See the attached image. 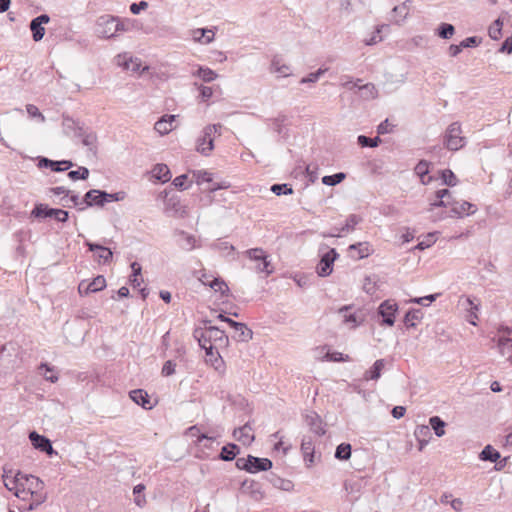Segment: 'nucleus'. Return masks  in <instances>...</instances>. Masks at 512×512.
Masks as SVG:
<instances>
[{"mask_svg": "<svg viewBox=\"0 0 512 512\" xmlns=\"http://www.w3.org/2000/svg\"><path fill=\"white\" fill-rule=\"evenodd\" d=\"M123 21L112 15H101L95 23V33L98 37L110 39L116 36L117 32L126 31Z\"/></svg>", "mask_w": 512, "mask_h": 512, "instance_id": "f257e3e1", "label": "nucleus"}, {"mask_svg": "<svg viewBox=\"0 0 512 512\" xmlns=\"http://www.w3.org/2000/svg\"><path fill=\"white\" fill-rule=\"evenodd\" d=\"M465 137L462 136V128L459 122L451 123L443 136V145L450 151H458L464 147Z\"/></svg>", "mask_w": 512, "mask_h": 512, "instance_id": "f03ea898", "label": "nucleus"}, {"mask_svg": "<svg viewBox=\"0 0 512 512\" xmlns=\"http://www.w3.org/2000/svg\"><path fill=\"white\" fill-rule=\"evenodd\" d=\"M221 129V124L207 125L203 129V135L197 141V151L202 155L208 156L214 148L213 142L215 136L221 135Z\"/></svg>", "mask_w": 512, "mask_h": 512, "instance_id": "7ed1b4c3", "label": "nucleus"}, {"mask_svg": "<svg viewBox=\"0 0 512 512\" xmlns=\"http://www.w3.org/2000/svg\"><path fill=\"white\" fill-rule=\"evenodd\" d=\"M244 254L250 260L256 262L255 269L257 272L266 273L267 275H269L273 272L271 263L268 260V257L262 248H252V249L246 250Z\"/></svg>", "mask_w": 512, "mask_h": 512, "instance_id": "20e7f679", "label": "nucleus"}, {"mask_svg": "<svg viewBox=\"0 0 512 512\" xmlns=\"http://www.w3.org/2000/svg\"><path fill=\"white\" fill-rule=\"evenodd\" d=\"M338 253L334 248L329 249L321 256L320 262L317 265V273L321 277L329 276L333 271L334 261L338 257Z\"/></svg>", "mask_w": 512, "mask_h": 512, "instance_id": "39448f33", "label": "nucleus"}, {"mask_svg": "<svg viewBox=\"0 0 512 512\" xmlns=\"http://www.w3.org/2000/svg\"><path fill=\"white\" fill-rule=\"evenodd\" d=\"M397 310L398 305L394 300H386L382 302L378 308V314L383 318L382 323L387 326H393Z\"/></svg>", "mask_w": 512, "mask_h": 512, "instance_id": "423d86ee", "label": "nucleus"}, {"mask_svg": "<svg viewBox=\"0 0 512 512\" xmlns=\"http://www.w3.org/2000/svg\"><path fill=\"white\" fill-rule=\"evenodd\" d=\"M29 439L35 449L45 452L50 456L56 454L51 441L47 437L38 434L36 431H32L29 433Z\"/></svg>", "mask_w": 512, "mask_h": 512, "instance_id": "0eeeda50", "label": "nucleus"}, {"mask_svg": "<svg viewBox=\"0 0 512 512\" xmlns=\"http://www.w3.org/2000/svg\"><path fill=\"white\" fill-rule=\"evenodd\" d=\"M50 21V17L47 14H41L30 22V30L32 31V38L35 42L43 39L45 35L44 24Z\"/></svg>", "mask_w": 512, "mask_h": 512, "instance_id": "6e6552de", "label": "nucleus"}, {"mask_svg": "<svg viewBox=\"0 0 512 512\" xmlns=\"http://www.w3.org/2000/svg\"><path fill=\"white\" fill-rule=\"evenodd\" d=\"M477 208L474 204L468 201H452L451 210L449 213L450 217H462L463 215L474 214Z\"/></svg>", "mask_w": 512, "mask_h": 512, "instance_id": "1a4fd4ad", "label": "nucleus"}, {"mask_svg": "<svg viewBox=\"0 0 512 512\" xmlns=\"http://www.w3.org/2000/svg\"><path fill=\"white\" fill-rule=\"evenodd\" d=\"M203 331L205 332V337L208 338V340H211L214 346L222 347L226 346L228 343V337L225 332L218 327L209 326Z\"/></svg>", "mask_w": 512, "mask_h": 512, "instance_id": "9d476101", "label": "nucleus"}, {"mask_svg": "<svg viewBox=\"0 0 512 512\" xmlns=\"http://www.w3.org/2000/svg\"><path fill=\"white\" fill-rule=\"evenodd\" d=\"M73 163L69 160L54 161L48 158L42 157L38 162L39 168H50L52 171L61 172L70 169Z\"/></svg>", "mask_w": 512, "mask_h": 512, "instance_id": "9b49d317", "label": "nucleus"}, {"mask_svg": "<svg viewBox=\"0 0 512 512\" xmlns=\"http://www.w3.org/2000/svg\"><path fill=\"white\" fill-rule=\"evenodd\" d=\"M217 348L218 346H214V344H210L208 346V349L206 350V362L211 363L215 370L223 372L224 362L217 351Z\"/></svg>", "mask_w": 512, "mask_h": 512, "instance_id": "f8f14e48", "label": "nucleus"}, {"mask_svg": "<svg viewBox=\"0 0 512 512\" xmlns=\"http://www.w3.org/2000/svg\"><path fill=\"white\" fill-rule=\"evenodd\" d=\"M305 422L309 426L310 430L318 435L322 436L325 434V429L322 424L320 416L315 412H309L305 415Z\"/></svg>", "mask_w": 512, "mask_h": 512, "instance_id": "ddd939ff", "label": "nucleus"}, {"mask_svg": "<svg viewBox=\"0 0 512 512\" xmlns=\"http://www.w3.org/2000/svg\"><path fill=\"white\" fill-rule=\"evenodd\" d=\"M248 462L250 473H257L260 471H267L272 468V461L268 458H259L248 455Z\"/></svg>", "mask_w": 512, "mask_h": 512, "instance_id": "4468645a", "label": "nucleus"}, {"mask_svg": "<svg viewBox=\"0 0 512 512\" xmlns=\"http://www.w3.org/2000/svg\"><path fill=\"white\" fill-rule=\"evenodd\" d=\"M86 246L90 251L97 252L96 258L98 263H107L112 259L113 253L109 248L91 242H86Z\"/></svg>", "mask_w": 512, "mask_h": 512, "instance_id": "2eb2a0df", "label": "nucleus"}, {"mask_svg": "<svg viewBox=\"0 0 512 512\" xmlns=\"http://www.w3.org/2000/svg\"><path fill=\"white\" fill-rule=\"evenodd\" d=\"M234 438L244 445H249L254 441V435L252 434V428L249 424H245L239 427L233 432Z\"/></svg>", "mask_w": 512, "mask_h": 512, "instance_id": "dca6fc26", "label": "nucleus"}, {"mask_svg": "<svg viewBox=\"0 0 512 512\" xmlns=\"http://www.w3.org/2000/svg\"><path fill=\"white\" fill-rule=\"evenodd\" d=\"M301 451L304 461L308 466H311L314 463V442L311 437L304 436L302 438Z\"/></svg>", "mask_w": 512, "mask_h": 512, "instance_id": "f3484780", "label": "nucleus"}, {"mask_svg": "<svg viewBox=\"0 0 512 512\" xmlns=\"http://www.w3.org/2000/svg\"><path fill=\"white\" fill-rule=\"evenodd\" d=\"M175 115H164L154 125V129L160 135H166L171 132L174 128L173 123L175 121Z\"/></svg>", "mask_w": 512, "mask_h": 512, "instance_id": "a211bd4d", "label": "nucleus"}, {"mask_svg": "<svg viewBox=\"0 0 512 512\" xmlns=\"http://www.w3.org/2000/svg\"><path fill=\"white\" fill-rule=\"evenodd\" d=\"M24 473L17 472L15 475H9L6 471L3 474V481L5 487L9 491L15 492L19 486H24L23 482Z\"/></svg>", "mask_w": 512, "mask_h": 512, "instance_id": "6ab92c4d", "label": "nucleus"}, {"mask_svg": "<svg viewBox=\"0 0 512 512\" xmlns=\"http://www.w3.org/2000/svg\"><path fill=\"white\" fill-rule=\"evenodd\" d=\"M270 72L276 74L277 77H289L291 75V68L276 56L271 61Z\"/></svg>", "mask_w": 512, "mask_h": 512, "instance_id": "aec40b11", "label": "nucleus"}, {"mask_svg": "<svg viewBox=\"0 0 512 512\" xmlns=\"http://www.w3.org/2000/svg\"><path fill=\"white\" fill-rule=\"evenodd\" d=\"M125 196L126 194L123 191L117 193H108L106 191L99 190V192H97V197L99 200L96 202V205L102 207L105 205V203L108 202L122 201L124 200Z\"/></svg>", "mask_w": 512, "mask_h": 512, "instance_id": "412c9836", "label": "nucleus"}, {"mask_svg": "<svg viewBox=\"0 0 512 512\" xmlns=\"http://www.w3.org/2000/svg\"><path fill=\"white\" fill-rule=\"evenodd\" d=\"M344 488L350 496L349 501L354 502L358 499L360 491L362 489L361 479H348L344 483Z\"/></svg>", "mask_w": 512, "mask_h": 512, "instance_id": "4be33fe9", "label": "nucleus"}, {"mask_svg": "<svg viewBox=\"0 0 512 512\" xmlns=\"http://www.w3.org/2000/svg\"><path fill=\"white\" fill-rule=\"evenodd\" d=\"M445 195H450V191L448 189H441L436 192V200L430 203L429 212H434L436 208L439 207H451L452 201L445 199Z\"/></svg>", "mask_w": 512, "mask_h": 512, "instance_id": "5701e85b", "label": "nucleus"}, {"mask_svg": "<svg viewBox=\"0 0 512 512\" xmlns=\"http://www.w3.org/2000/svg\"><path fill=\"white\" fill-rule=\"evenodd\" d=\"M130 398L144 409H151L152 404L150 403L148 394L142 389H136L130 392Z\"/></svg>", "mask_w": 512, "mask_h": 512, "instance_id": "b1692460", "label": "nucleus"}, {"mask_svg": "<svg viewBox=\"0 0 512 512\" xmlns=\"http://www.w3.org/2000/svg\"><path fill=\"white\" fill-rule=\"evenodd\" d=\"M227 323L234 328L236 331L240 332L239 340L241 341H248L251 340L253 337V332L251 329H249L246 324L241 322H236L232 319H227Z\"/></svg>", "mask_w": 512, "mask_h": 512, "instance_id": "393cba45", "label": "nucleus"}, {"mask_svg": "<svg viewBox=\"0 0 512 512\" xmlns=\"http://www.w3.org/2000/svg\"><path fill=\"white\" fill-rule=\"evenodd\" d=\"M55 208H50L46 204H36L31 211V217L37 218V219H45V218H53Z\"/></svg>", "mask_w": 512, "mask_h": 512, "instance_id": "a878e982", "label": "nucleus"}, {"mask_svg": "<svg viewBox=\"0 0 512 512\" xmlns=\"http://www.w3.org/2000/svg\"><path fill=\"white\" fill-rule=\"evenodd\" d=\"M498 348L501 355L512 362V337L500 336L498 338Z\"/></svg>", "mask_w": 512, "mask_h": 512, "instance_id": "bb28decb", "label": "nucleus"}, {"mask_svg": "<svg viewBox=\"0 0 512 512\" xmlns=\"http://www.w3.org/2000/svg\"><path fill=\"white\" fill-rule=\"evenodd\" d=\"M23 482L30 492L44 490L45 487L44 482L33 475L24 474Z\"/></svg>", "mask_w": 512, "mask_h": 512, "instance_id": "cd10ccee", "label": "nucleus"}, {"mask_svg": "<svg viewBox=\"0 0 512 512\" xmlns=\"http://www.w3.org/2000/svg\"><path fill=\"white\" fill-rule=\"evenodd\" d=\"M178 240L179 246L186 251H190L196 247V239L193 235L186 233L185 231H179Z\"/></svg>", "mask_w": 512, "mask_h": 512, "instance_id": "c85d7f7f", "label": "nucleus"}, {"mask_svg": "<svg viewBox=\"0 0 512 512\" xmlns=\"http://www.w3.org/2000/svg\"><path fill=\"white\" fill-rule=\"evenodd\" d=\"M385 366L384 359H378L374 362L373 366L365 372L364 378L366 380H378L381 376V371Z\"/></svg>", "mask_w": 512, "mask_h": 512, "instance_id": "c756f323", "label": "nucleus"}, {"mask_svg": "<svg viewBox=\"0 0 512 512\" xmlns=\"http://www.w3.org/2000/svg\"><path fill=\"white\" fill-rule=\"evenodd\" d=\"M47 499V493L44 490L30 492L29 504L27 509L33 510L44 503Z\"/></svg>", "mask_w": 512, "mask_h": 512, "instance_id": "7c9ffc66", "label": "nucleus"}, {"mask_svg": "<svg viewBox=\"0 0 512 512\" xmlns=\"http://www.w3.org/2000/svg\"><path fill=\"white\" fill-rule=\"evenodd\" d=\"M153 176L160 180L161 182L165 183L168 182L171 179V173L167 165L165 164H157L153 168Z\"/></svg>", "mask_w": 512, "mask_h": 512, "instance_id": "2f4dec72", "label": "nucleus"}, {"mask_svg": "<svg viewBox=\"0 0 512 512\" xmlns=\"http://www.w3.org/2000/svg\"><path fill=\"white\" fill-rule=\"evenodd\" d=\"M214 32L210 29H196L193 31V38L195 41L208 44L214 39Z\"/></svg>", "mask_w": 512, "mask_h": 512, "instance_id": "473e14b6", "label": "nucleus"}, {"mask_svg": "<svg viewBox=\"0 0 512 512\" xmlns=\"http://www.w3.org/2000/svg\"><path fill=\"white\" fill-rule=\"evenodd\" d=\"M239 453V447L236 444H228L222 447L220 459L223 461H231Z\"/></svg>", "mask_w": 512, "mask_h": 512, "instance_id": "72a5a7b5", "label": "nucleus"}, {"mask_svg": "<svg viewBox=\"0 0 512 512\" xmlns=\"http://www.w3.org/2000/svg\"><path fill=\"white\" fill-rule=\"evenodd\" d=\"M350 308V306H343L339 309V313L343 316L344 323L350 324L354 328L361 322V319L355 313L348 314Z\"/></svg>", "mask_w": 512, "mask_h": 512, "instance_id": "f704fd0d", "label": "nucleus"}, {"mask_svg": "<svg viewBox=\"0 0 512 512\" xmlns=\"http://www.w3.org/2000/svg\"><path fill=\"white\" fill-rule=\"evenodd\" d=\"M79 136L82 137V143L84 146L88 147L90 151L95 153L96 151V143H97V136L93 132H84L80 131Z\"/></svg>", "mask_w": 512, "mask_h": 512, "instance_id": "c9c22d12", "label": "nucleus"}, {"mask_svg": "<svg viewBox=\"0 0 512 512\" xmlns=\"http://www.w3.org/2000/svg\"><path fill=\"white\" fill-rule=\"evenodd\" d=\"M429 424L431 428L434 430V433L437 437H442L445 435V426L446 423L439 416H432L429 419Z\"/></svg>", "mask_w": 512, "mask_h": 512, "instance_id": "e433bc0d", "label": "nucleus"}, {"mask_svg": "<svg viewBox=\"0 0 512 512\" xmlns=\"http://www.w3.org/2000/svg\"><path fill=\"white\" fill-rule=\"evenodd\" d=\"M106 287V280L103 276L99 275L93 279L92 282L88 283L85 287V294L90 292H97Z\"/></svg>", "mask_w": 512, "mask_h": 512, "instance_id": "4c0bfd02", "label": "nucleus"}, {"mask_svg": "<svg viewBox=\"0 0 512 512\" xmlns=\"http://www.w3.org/2000/svg\"><path fill=\"white\" fill-rule=\"evenodd\" d=\"M350 250L358 251V259H363L371 254V246L368 242H359L349 246Z\"/></svg>", "mask_w": 512, "mask_h": 512, "instance_id": "58836bf2", "label": "nucleus"}, {"mask_svg": "<svg viewBox=\"0 0 512 512\" xmlns=\"http://www.w3.org/2000/svg\"><path fill=\"white\" fill-rule=\"evenodd\" d=\"M500 458V453L491 445H487L480 453V459L483 461L496 462Z\"/></svg>", "mask_w": 512, "mask_h": 512, "instance_id": "ea45409f", "label": "nucleus"}, {"mask_svg": "<svg viewBox=\"0 0 512 512\" xmlns=\"http://www.w3.org/2000/svg\"><path fill=\"white\" fill-rule=\"evenodd\" d=\"M352 447L349 443H341L335 451V458L338 460H348L351 457Z\"/></svg>", "mask_w": 512, "mask_h": 512, "instance_id": "a19ab883", "label": "nucleus"}, {"mask_svg": "<svg viewBox=\"0 0 512 512\" xmlns=\"http://www.w3.org/2000/svg\"><path fill=\"white\" fill-rule=\"evenodd\" d=\"M502 27H503V22L500 18L496 19L492 25H490L489 29H488V34L490 36L491 39L493 40H498L500 39L502 33Z\"/></svg>", "mask_w": 512, "mask_h": 512, "instance_id": "79ce46f5", "label": "nucleus"}, {"mask_svg": "<svg viewBox=\"0 0 512 512\" xmlns=\"http://www.w3.org/2000/svg\"><path fill=\"white\" fill-rule=\"evenodd\" d=\"M196 75L200 77L204 82H212L217 78L216 72L207 67H199Z\"/></svg>", "mask_w": 512, "mask_h": 512, "instance_id": "37998d69", "label": "nucleus"}, {"mask_svg": "<svg viewBox=\"0 0 512 512\" xmlns=\"http://www.w3.org/2000/svg\"><path fill=\"white\" fill-rule=\"evenodd\" d=\"M346 175L343 172H339L333 175H327L322 178V183L327 186H335L341 183L345 179Z\"/></svg>", "mask_w": 512, "mask_h": 512, "instance_id": "c03bdc74", "label": "nucleus"}, {"mask_svg": "<svg viewBox=\"0 0 512 512\" xmlns=\"http://www.w3.org/2000/svg\"><path fill=\"white\" fill-rule=\"evenodd\" d=\"M209 286L211 289H213L215 292H220L222 295H227L228 292H229V287L227 286V284L225 283L224 280L220 279V278H215L213 279L210 283H209Z\"/></svg>", "mask_w": 512, "mask_h": 512, "instance_id": "a18cd8bd", "label": "nucleus"}, {"mask_svg": "<svg viewBox=\"0 0 512 512\" xmlns=\"http://www.w3.org/2000/svg\"><path fill=\"white\" fill-rule=\"evenodd\" d=\"M357 142L361 147H377L381 143V139L377 136L375 138H369L365 135H359Z\"/></svg>", "mask_w": 512, "mask_h": 512, "instance_id": "49530a36", "label": "nucleus"}, {"mask_svg": "<svg viewBox=\"0 0 512 512\" xmlns=\"http://www.w3.org/2000/svg\"><path fill=\"white\" fill-rule=\"evenodd\" d=\"M455 33V28L452 24L442 23L438 27V35L443 39H450Z\"/></svg>", "mask_w": 512, "mask_h": 512, "instance_id": "de8ad7c7", "label": "nucleus"}, {"mask_svg": "<svg viewBox=\"0 0 512 512\" xmlns=\"http://www.w3.org/2000/svg\"><path fill=\"white\" fill-rule=\"evenodd\" d=\"M275 195H290L293 193L292 186L289 184H274L270 189Z\"/></svg>", "mask_w": 512, "mask_h": 512, "instance_id": "09e8293b", "label": "nucleus"}, {"mask_svg": "<svg viewBox=\"0 0 512 512\" xmlns=\"http://www.w3.org/2000/svg\"><path fill=\"white\" fill-rule=\"evenodd\" d=\"M459 305L466 312L470 310H479V303H475L470 297L462 296L459 300Z\"/></svg>", "mask_w": 512, "mask_h": 512, "instance_id": "8fccbe9b", "label": "nucleus"}, {"mask_svg": "<svg viewBox=\"0 0 512 512\" xmlns=\"http://www.w3.org/2000/svg\"><path fill=\"white\" fill-rule=\"evenodd\" d=\"M459 305L466 312L470 310H479V303H475L470 297L462 296L459 300Z\"/></svg>", "mask_w": 512, "mask_h": 512, "instance_id": "3c124183", "label": "nucleus"}, {"mask_svg": "<svg viewBox=\"0 0 512 512\" xmlns=\"http://www.w3.org/2000/svg\"><path fill=\"white\" fill-rule=\"evenodd\" d=\"M89 176V170L86 167H79L78 170L68 172V177L72 180H86Z\"/></svg>", "mask_w": 512, "mask_h": 512, "instance_id": "603ef678", "label": "nucleus"}, {"mask_svg": "<svg viewBox=\"0 0 512 512\" xmlns=\"http://www.w3.org/2000/svg\"><path fill=\"white\" fill-rule=\"evenodd\" d=\"M193 178H195V181L198 185L204 183V182H211L212 181V175L207 171H193L192 172Z\"/></svg>", "mask_w": 512, "mask_h": 512, "instance_id": "864d4df0", "label": "nucleus"}, {"mask_svg": "<svg viewBox=\"0 0 512 512\" xmlns=\"http://www.w3.org/2000/svg\"><path fill=\"white\" fill-rule=\"evenodd\" d=\"M26 111L29 117L38 119L39 122L44 123L46 118L45 116L39 111L37 106L33 104H27L26 105Z\"/></svg>", "mask_w": 512, "mask_h": 512, "instance_id": "5fc2aeb1", "label": "nucleus"}, {"mask_svg": "<svg viewBox=\"0 0 512 512\" xmlns=\"http://www.w3.org/2000/svg\"><path fill=\"white\" fill-rule=\"evenodd\" d=\"M429 172V164L425 160H421L418 162V164L415 166V173L421 178L422 183H426L424 180V177Z\"/></svg>", "mask_w": 512, "mask_h": 512, "instance_id": "6e6d98bb", "label": "nucleus"}, {"mask_svg": "<svg viewBox=\"0 0 512 512\" xmlns=\"http://www.w3.org/2000/svg\"><path fill=\"white\" fill-rule=\"evenodd\" d=\"M441 176L445 185L453 187L457 184V177L450 169L443 170Z\"/></svg>", "mask_w": 512, "mask_h": 512, "instance_id": "4d7b16f0", "label": "nucleus"}, {"mask_svg": "<svg viewBox=\"0 0 512 512\" xmlns=\"http://www.w3.org/2000/svg\"><path fill=\"white\" fill-rule=\"evenodd\" d=\"M417 440L430 439V428L427 425H418L414 431Z\"/></svg>", "mask_w": 512, "mask_h": 512, "instance_id": "13d9d810", "label": "nucleus"}, {"mask_svg": "<svg viewBox=\"0 0 512 512\" xmlns=\"http://www.w3.org/2000/svg\"><path fill=\"white\" fill-rule=\"evenodd\" d=\"M361 221V218L358 216V215H355V214H352L350 215L347 220H346V223L345 225L342 227V229L340 230V232H348L350 230H353L354 227Z\"/></svg>", "mask_w": 512, "mask_h": 512, "instance_id": "bf43d9fd", "label": "nucleus"}, {"mask_svg": "<svg viewBox=\"0 0 512 512\" xmlns=\"http://www.w3.org/2000/svg\"><path fill=\"white\" fill-rule=\"evenodd\" d=\"M421 311L420 310H414V311H408L404 317V323L408 327H414L415 320H418L420 318Z\"/></svg>", "mask_w": 512, "mask_h": 512, "instance_id": "052dcab7", "label": "nucleus"}, {"mask_svg": "<svg viewBox=\"0 0 512 512\" xmlns=\"http://www.w3.org/2000/svg\"><path fill=\"white\" fill-rule=\"evenodd\" d=\"M187 180V174H182L173 180V185L180 190L188 189L191 186L192 181H190L189 184H187Z\"/></svg>", "mask_w": 512, "mask_h": 512, "instance_id": "680f3d73", "label": "nucleus"}, {"mask_svg": "<svg viewBox=\"0 0 512 512\" xmlns=\"http://www.w3.org/2000/svg\"><path fill=\"white\" fill-rule=\"evenodd\" d=\"M436 233H429L422 241H420L416 249L424 250L430 247L436 241Z\"/></svg>", "mask_w": 512, "mask_h": 512, "instance_id": "e2e57ef3", "label": "nucleus"}, {"mask_svg": "<svg viewBox=\"0 0 512 512\" xmlns=\"http://www.w3.org/2000/svg\"><path fill=\"white\" fill-rule=\"evenodd\" d=\"M97 192H99V190L92 189L85 194L83 201L86 203V206L96 205V202L99 200Z\"/></svg>", "mask_w": 512, "mask_h": 512, "instance_id": "0e129e2a", "label": "nucleus"}, {"mask_svg": "<svg viewBox=\"0 0 512 512\" xmlns=\"http://www.w3.org/2000/svg\"><path fill=\"white\" fill-rule=\"evenodd\" d=\"M325 358L329 361H333V362H345V361H349V356L348 355H344L340 352H334V353H327Z\"/></svg>", "mask_w": 512, "mask_h": 512, "instance_id": "69168bd1", "label": "nucleus"}, {"mask_svg": "<svg viewBox=\"0 0 512 512\" xmlns=\"http://www.w3.org/2000/svg\"><path fill=\"white\" fill-rule=\"evenodd\" d=\"M359 89L363 91L366 98H374L376 94L375 86L371 83L360 85Z\"/></svg>", "mask_w": 512, "mask_h": 512, "instance_id": "338daca9", "label": "nucleus"}, {"mask_svg": "<svg viewBox=\"0 0 512 512\" xmlns=\"http://www.w3.org/2000/svg\"><path fill=\"white\" fill-rule=\"evenodd\" d=\"M53 213V218L58 222L65 223L69 219V212L66 210L55 208V211Z\"/></svg>", "mask_w": 512, "mask_h": 512, "instance_id": "774afa93", "label": "nucleus"}]
</instances>
